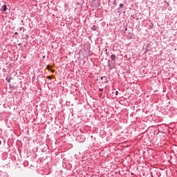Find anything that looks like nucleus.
I'll use <instances>...</instances> for the list:
<instances>
[{
	"label": "nucleus",
	"mask_w": 177,
	"mask_h": 177,
	"mask_svg": "<svg viewBox=\"0 0 177 177\" xmlns=\"http://www.w3.org/2000/svg\"><path fill=\"white\" fill-rule=\"evenodd\" d=\"M109 67L111 68V70H113L114 67H115V61H109Z\"/></svg>",
	"instance_id": "obj_1"
},
{
	"label": "nucleus",
	"mask_w": 177,
	"mask_h": 177,
	"mask_svg": "<svg viewBox=\"0 0 177 177\" xmlns=\"http://www.w3.org/2000/svg\"><path fill=\"white\" fill-rule=\"evenodd\" d=\"M115 57H116L115 55H114V54L111 55V61L115 62Z\"/></svg>",
	"instance_id": "obj_2"
},
{
	"label": "nucleus",
	"mask_w": 177,
	"mask_h": 177,
	"mask_svg": "<svg viewBox=\"0 0 177 177\" xmlns=\"http://www.w3.org/2000/svg\"><path fill=\"white\" fill-rule=\"evenodd\" d=\"M15 35H17V32H15Z\"/></svg>",
	"instance_id": "obj_11"
},
{
	"label": "nucleus",
	"mask_w": 177,
	"mask_h": 177,
	"mask_svg": "<svg viewBox=\"0 0 177 177\" xmlns=\"http://www.w3.org/2000/svg\"><path fill=\"white\" fill-rule=\"evenodd\" d=\"M100 91L101 92H103V88H100Z\"/></svg>",
	"instance_id": "obj_7"
},
{
	"label": "nucleus",
	"mask_w": 177,
	"mask_h": 177,
	"mask_svg": "<svg viewBox=\"0 0 177 177\" xmlns=\"http://www.w3.org/2000/svg\"><path fill=\"white\" fill-rule=\"evenodd\" d=\"M103 78H106V77H105V76L102 77H101V80H103Z\"/></svg>",
	"instance_id": "obj_8"
},
{
	"label": "nucleus",
	"mask_w": 177,
	"mask_h": 177,
	"mask_svg": "<svg viewBox=\"0 0 177 177\" xmlns=\"http://www.w3.org/2000/svg\"><path fill=\"white\" fill-rule=\"evenodd\" d=\"M52 71V73H55V71Z\"/></svg>",
	"instance_id": "obj_10"
},
{
	"label": "nucleus",
	"mask_w": 177,
	"mask_h": 177,
	"mask_svg": "<svg viewBox=\"0 0 177 177\" xmlns=\"http://www.w3.org/2000/svg\"><path fill=\"white\" fill-rule=\"evenodd\" d=\"M120 8H124V4L122 3L120 4Z\"/></svg>",
	"instance_id": "obj_5"
},
{
	"label": "nucleus",
	"mask_w": 177,
	"mask_h": 177,
	"mask_svg": "<svg viewBox=\"0 0 177 177\" xmlns=\"http://www.w3.org/2000/svg\"><path fill=\"white\" fill-rule=\"evenodd\" d=\"M105 52H107V49L105 50Z\"/></svg>",
	"instance_id": "obj_12"
},
{
	"label": "nucleus",
	"mask_w": 177,
	"mask_h": 177,
	"mask_svg": "<svg viewBox=\"0 0 177 177\" xmlns=\"http://www.w3.org/2000/svg\"><path fill=\"white\" fill-rule=\"evenodd\" d=\"M117 95H118V91H116V96H117Z\"/></svg>",
	"instance_id": "obj_9"
},
{
	"label": "nucleus",
	"mask_w": 177,
	"mask_h": 177,
	"mask_svg": "<svg viewBox=\"0 0 177 177\" xmlns=\"http://www.w3.org/2000/svg\"><path fill=\"white\" fill-rule=\"evenodd\" d=\"M47 69L48 70V71H50V68L49 66H47Z\"/></svg>",
	"instance_id": "obj_6"
},
{
	"label": "nucleus",
	"mask_w": 177,
	"mask_h": 177,
	"mask_svg": "<svg viewBox=\"0 0 177 177\" xmlns=\"http://www.w3.org/2000/svg\"><path fill=\"white\" fill-rule=\"evenodd\" d=\"M48 80H52V76H47Z\"/></svg>",
	"instance_id": "obj_4"
},
{
	"label": "nucleus",
	"mask_w": 177,
	"mask_h": 177,
	"mask_svg": "<svg viewBox=\"0 0 177 177\" xmlns=\"http://www.w3.org/2000/svg\"><path fill=\"white\" fill-rule=\"evenodd\" d=\"M1 10H3V12H6V5H3L1 7Z\"/></svg>",
	"instance_id": "obj_3"
}]
</instances>
